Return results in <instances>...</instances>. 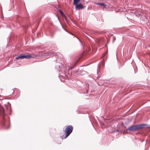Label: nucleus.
<instances>
[{
    "mask_svg": "<svg viewBox=\"0 0 150 150\" xmlns=\"http://www.w3.org/2000/svg\"><path fill=\"white\" fill-rule=\"evenodd\" d=\"M73 129V126L71 125H69L66 127L64 131L66 134L65 136L64 135L62 136L61 138L63 139L67 138L72 132Z\"/></svg>",
    "mask_w": 150,
    "mask_h": 150,
    "instance_id": "obj_2",
    "label": "nucleus"
},
{
    "mask_svg": "<svg viewBox=\"0 0 150 150\" xmlns=\"http://www.w3.org/2000/svg\"><path fill=\"white\" fill-rule=\"evenodd\" d=\"M63 29H64V30H65V29H64V28H63Z\"/></svg>",
    "mask_w": 150,
    "mask_h": 150,
    "instance_id": "obj_19",
    "label": "nucleus"
},
{
    "mask_svg": "<svg viewBox=\"0 0 150 150\" xmlns=\"http://www.w3.org/2000/svg\"><path fill=\"white\" fill-rule=\"evenodd\" d=\"M146 125L145 124H141L140 125H137V130L143 128L144 126Z\"/></svg>",
    "mask_w": 150,
    "mask_h": 150,
    "instance_id": "obj_6",
    "label": "nucleus"
},
{
    "mask_svg": "<svg viewBox=\"0 0 150 150\" xmlns=\"http://www.w3.org/2000/svg\"><path fill=\"white\" fill-rule=\"evenodd\" d=\"M105 64L104 62H101L100 64H98V67H99V68L100 69V67L102 65L103 67Z\"/></svg>",
    "mask_w": 150,
    "mask_h": 150,
    "instance_id": "obj_11",
    "label": "nucleus"
},
{
    "mask_svg": "<svg viewBox=\"0 0 150 150\" xmlns=\"http://www.w3.org/2000/svg\"><path fill=\"white\" fill-rule=\"evenodd\" d=\"M101 41V40H98L97 41H96V42L97 44H99L100 43Z\"/></svg>",
    "mask_w": 150,
    "mask_h": 150,
    "instance_id": "obj_13",
    "label": "nucleus"
},
{
    "mask_svg": "<svg viewBox=\"0 0 150 150\" xmlns=\"http://www.w3.org/2000/svg\"><path fill=\"white\" fill-rule=\"evenodd\" d=\"M75 63H74L73 64V67H71L70 68H69V70H70L71 69L74 68V66H75Z\"/></svg>",
    "mask_w": 150,
    "mask_h": 150,
    "instance_id": "obj_12",
    "label": "nucleus"
},
{
    "mask_svg": "<svg viewBox=\"0 0 150 150\" xmlns=\"http://www.w3.org/2000/svg\"><path fill=\"white\" fill-rule=\"evenodd\" d=\"M59 11L62 17H64L65 15H64V12L61 10H59Z\"/></svg>",
    "mask_w": 150,
    "mask_h": 150,
    "instance_id": "obj_10",
    "label": "nucleus"
},
{
    "mask_svg": "<svg viewBox=\"0 0 150 150\" xmlns=\"http://www.w3.org/2000/svg\"><path fill=\"white\" fill-rule=\"evenodd\" d=\"M96 4L97 5L102 6L104 7H106V5L104 3H96Z\"/></svg>",
    "mask_w": 150,
    "mask_h": 150,
    "instance_id": "obj_8",
    "label": "nucleus"
},
{
    "mask_svg": "<svg viewBox=\"0 0 150 150\" xmlns=\"http://www.w3.org/2000/svg\"><path fill=\"white\" fill-rule=\"evenodd\" d=\"M75 73L76 74V73L77 72V71L76 70H75V71H74Z\"/></svg>",
    "mask_w": 150,
    "mask_h": 150,
    "instance_id": "obj_17",
    "label": "nucleus"
},
{
    "mask_svg": "<svg viewBox=\"0 0 150 150\" xmlns=\"http://www.w3.org/2000/svg\"><path fill=\"white\" fill-rule=\"evenodd\" d=\"M64 17V18H65V20L66 21H67V18L66 17V16L65 15V16L64 17Z\"/></svg>",
    "mask_w": 150,
    "mask_h": 150,
    "instance_id": "obj_15",
    "label": "nucleus"
},
{
    "mask_svg": "<svg viewBox=\"0 0 150 150\" xmlns=\"http://www.w3.org/2000/svg\"><path fill=\"white\" fill-rule=\"evenodd\" d=\"M75 5L76 6V9L77 10L82 9L83 8V6L81 4H78L76 5Z\"/></svg>",
    "mask_w": 150,
    "mask_h": 150,
    "instance_id": "obj_5",
    "label": "nucleus"
},
{
    "mask_svg": "<svg viewBox=\"0 0 150 150\" xmlns=\"http://www.w3.org/2000/svg\"><path fill=\"white\" fill-rule=\"evenodd\" d=\"M80 0H74V4L76 5L78 4Z\"/></svg>",
    "mask_w": 150,
    "mask_h": 150,
    "instance_id": "obj_9",
    "label": "nucleus"
},
{
    "mask_svg": "<svg viewBox=\"0 0 150 150\" xmlns=\"http://www.w3.org/2000/svg\"><path fill=\"white\" fill-rule=\"evenodd\" d=\"M0 124L5 129H8L10 127L8 117L4 113L3 108L1 106H0Z\"/></svg>",
    "mask_w": 150,
    "mask_h": 150,
    "instance_id": "obj_1",
    "label": "nucleus"
},
{
    "mask_svg": "<svg viewBox=\"0 0 150 150\" xmlns=\"http://www.w3.org/2000/svg\"><path fill=\"white\" fill-rule=\"evenodd\" d=\"M32 57V56L30 55H19V59H23L24 58L28 59L31 58Z\"/></svg>",
    "mask_w": 150,
    "mask_h": 150,
    "instance_id": "obj_4",
    "label": "nucleus"
},
{
    "mask_svg": "<svg viewBox=\"0 0 150 150\" xmlns=\"http://www.w3.org/2000/svg\"><path fill=\"white\" fill-rule=\"evenodd\" d=\"M137 130V125H132L126 129V131H136Z\"/></svg>",
    "mask_w": 150,
    "mask_h": 150,
    "instance_id": "obj_3",
    "label": "nucleus"
},
{
    "mask_svg": "<svg viewBox=\"0 0 150 150\" xmlns=\"http://www.w3.org/2000/svg\"><path fill=\"white\" fill-rule=\"evenodd\" d=\"M15 59L16 60H18L19 59V56H17V57H16L15 58Z\"/></svg>",
    "mask_w": 150,
    "mask_h": 150,
    "instance_id": "obj_16",
    "label": "nucleus"
},
{
    "mask_svg": "<svg viewBox=\"0 0 150 150\" xmlns=\"http://www.w3.org/2000/svg\"><path fill=\"white\" fill-rule=\"evenodd\" d=\"M116 38L115 37H113V42H114L116 40Z\"/></svg>",
    "mask_w": 150,
    "mask_h": 150,
    "instance_id": "obj_14",
    "label": "nucleus"
},
{
    "mask_svg": "<svg viewBox=\"0 0 150 150\" xmlns=\"http://www.w3.org/2000/svg\"><path fill=\"white\" fill-rule=\"evenodd\" d=\"M99 69H99V67H98L97 69V71H98ZM97 72H98V71H97Z\"/></svg>",
    "mask_w": 150,
    "mask_h": 150,
    "instance_id": "obj_18",
    "label": "nucleus"
},
{
    "mask_svg": "<svg viewBox=\"0 0 150 150\" xmlns=\"http://www.w3.org/2000/svg\"><path fill=\"white\" fill-rule=\"evenodd\" d=\"M12 47V43L11 42L7 44L6 46V48L8 49L11 48Z\"/></svg>",
    "mask_w": 150,
    "mask_h": 150,
    "instance_id": "obj_7",
    "label": "nucleus"
}]
</instances>
